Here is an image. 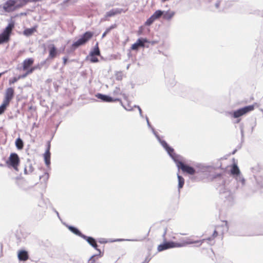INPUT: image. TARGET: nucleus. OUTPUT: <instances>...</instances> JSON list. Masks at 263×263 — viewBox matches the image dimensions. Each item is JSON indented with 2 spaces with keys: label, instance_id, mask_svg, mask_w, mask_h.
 I'll use <instances>...</instances> for the list:
<instances>
[{
  "label": "nucleus",
  "instance_id": "obj_18",
  "mask_svg": "<svg viewBox=\"0 0 263 263\" xmlns=\"http://www.w3.org/2000/svg\"><path fill=\"white\" fill-rule=\"evenodd\" d=\"M50 152H48V150H46L44 154V159L45 163L47 166H49L50 164Z\"/></svg>",
  "mask_w": 263,
  "mask_h": 263
},
{
  "label": "nucleus",
  "instance_id": "obj_52",
  "mask_svg": "<svg viewBox=\"0 0 263 263\" xmlns=\"http://www.w3.org/2000/svg\"><path fill=\"white\" fill-rule=\"evenodd\" d=\"M24 173L25 174H28L30 173L28 172V170H27V164L25 165V167L24 168Z\"/></svg>",
  "mask_w": 263,
  "mask_h": 263
},
{
  "label": "nucleus",
  "instance_id": "obj_7",
  "mask_svg": "<svg viewBox=\"0 0 263 263\" xmlns=\"http://www.w3.org/2000/svg\"><path fill=\"white\" fill-rule=\"evenodd\" d=\"M220 197L224 199L225 201H228L229 204L233 203L234 197L232 193L225 188L221 189L220 190Z\"/></svg>",
  "mask_w": 263,
  "mask_h": 263
},
{
  "label": "nucleus",
  "instance_id": "obj_60",
  "mask_svg": "<svg viewBox=\"0 0 263 263\" xmlns=\"http://www.w3.org/2000/svg\"><path fill=\"white\" fill-rule=\"evenodd\" d=\"M237 151V149H235V150L233 151V152H232V154H234Z\"/></svg>",
  "mask_w": 263,
  "mask_h": 263
},
{
  "label": "nucleus",
  "instance_id": "obj_35",
  "mask_svg": "<svg viewBox=\"0 0 263 263\" xmlns=\"http://www.w3.org/2000/svg\"><path fill=\"white\" fill-rule=\"evenodd\" d=\"M26 164L27 165V167H28V172L30 173H32L33 171V168L30 163V160L29 159H27Z\"/></svg>",
  "mask_w": 263,
  "mask_h": 263
},
{
  "label": "nucleus",
  "instance_id": "obj_40",
  "mask_svg": "<svg viewBox=\"0 0 263 263\" xmlns=\"http://www.w3.org/2000/svg\"><path fill=\"white\" fill-rule=\"evenodd\" d=\"M40 179H42L44 181L46 182L49 178V175L47 173H45L44 175L40 177Z\"/></svg>",
  "mask_w": 263,
  "mask_h": 263
},
{
  "label": "nucleus",
  "instance_id": "obj_29",
  "mask_svg": "<svg viewBox=\"0 0 263 263\" xmlns=\"http://www.w3.org/2000/svg\"><path fill=\"white\" fill-rule=\"evenodd\" d=\"M10 39L7 36L4 35L2 33H0V45L6 43L9 41Z\"/></svg>",
  "mask_w": 263,
  "mask_h": 263
},
{
  "label": "nucleus",
  "instance_id": "obj_14",
  "mask_svg": "<svg viewBox=\"0 0 263 263\" xmlns=\"http://www.w3.org/2000/svg\"><path fill=\"white\" fill-rule=\"evenodd\" d=\"M17 257L19 260L25 261L28 259L29 254L27 251L22 250L18 252Z\"/></svg>",
  "mask_w": 263,
  "mask_h": 263
},
{
  "label": "nucleus",
  "instance_id": "obj_12",
  "mask_svg": "<svg viewBox=\"0 0 263 263\" xmlns=\"http://www.w3.org/2000/svg\"><path fill=\"white\" fill-rule=\"evenodd\" d=\"M14 91L13 88L9 87L7 88L6 90L4 100L3 101L9 104L10 102L14 97Z\"/></svg>",
  "mask_w": 263,
  "mask_h": 263
},
{
  "label": "nucleus",
  "instance_id": "obj_23",
  "mask_svg": "<svg viewBox=\"0 0 263 263\" xmlns=\"http://www.w3.org/2000/svg\"><path fill=\"white\" fill-rule=\"evenodd\" d=\"M15 1H16V7L17 9L24 7L29 2H30V0H15Z\"/></svg>",
  "mask_w": 263,
  "mask_h": 263
},
{
  "label": "nucleus",
  "instance_id": "obj_26",
  "mask_svg": "<svg viewBox=\"0 0 263 263\" xmlns=\"http://www.w3.org/2000/svg\"><path fill=\"white\" fill-rule=\"evenodd\" d=\"M35 30L36 29L34 27L27 28L24 30L23 34L27 36H29L31 35L35 31Z\"/></svg>",
  "mask_w": 263,
  "mask_h": 263
},
{
  "label": "nucleus",
  "instance_id": "obj_3",
  "mask_svg": "<svg viewBox=\"0 0 263 263\" xmlns=\"http://www.w3.org/2000/svg\"><path fill=\"white\" fill-rule=\"evenodd\" d=\"M254 109V105H250L241 107L235 110L229 111L228 114L234 118H239Z\"/></svg>",
  "mask_w": 263,
  "mask_h": 263
},
{
  "label": "nucleus",
  "instance_id": "obj_21",
  "mask_svg": "<svg viewBox=\"0 0 263 263\" xmlns=\"http://www.w3.org/2000/svg\"><path fill=\"white\" fill-rule=\"evenodd\" d=\"M100 51L98 46V43H97L93 49L90 52L89 55H100Z\"/></svg>",
  "mask_w": 263,
  "mask_h": 263
},
{
  "label": "nucleus",
  "instance_id": "obj_57",
  "mask_svg": "<svg viewBox=\"0 0 263 263\" xmlns=\"http://www.w3.org/2000/svg\"><path fill=\"white\" fill-rule=\"evenodd\" d=\"M123 240H124V239H117L116 240H111L110 241L111 242H115V241H123Z\"/></svg>",
  "mask_w": 263,
  "mask_h": 263
},
{
  "label": "nucleus",
  "instance_id": "obj_27",
  "mask_svg": "<svg viewBox=\"0 0 263 263\" xmlns=\"http://www.w3.org/2000/svg\"><path fill=\"white\" fill-rule=\"evenodd\" d=\"M163 12H164V11H163V10H156L152 15L153 17H154V19L155 20H156L162 16Z\"/></svg>",
  "mask_w": 263,
  "mask_h": 263
},
{
  "label": "nucleus",
  "instance_id": "obj_13",
  "mask_svg": "<svg viewBox=\"0 0 263 263\" xmlns=\"http://www.w3.org/2000/svg\"><path fill=\"white\" fill-rule=\"evenodd\" d=\"M127 9L124 10L122 8H115L112 9L108 12H107L105 14V17H112L116 14H121V13H125Z\"/></svg>",
  "mask_w": 263,
  "mask_h": 263
},
{
  "label": "nucleus",
  "instance_id": "obj_2",
  "mask_svg": "<svg viewBox=\"0 0 263 263\" xmlns=\"http://www.w3.org/2000/svg\"><path fill=\"white\" fill-rule=\"evenodd\" d=\"M93 35V32L86 31L80 37L74 42L71 46V51H73L79 47L85 45Z\"/></svg>",
  "mask_w": 263,
  "mask_h": 263
},
{
  "label": "nucleus",
  "instance_id": "obj_1",
  "mask_svg": "<svg viewBox=\"0 0 263 263\" xmlns=\"http://www.w3.org/2000/svg\"><path fill=\"white\" fill-rule=\"evenodd\" d=\"M167 229L165 228L164 232L162 235V237L164 239V241L162 243L159 245L158 246L157 250L158 252H161L167 249L174 248H179L185 246L186 245L193 244V243H199L197 246H200L205 239L201 240H196V241H186L184 243L176 242L173 241H166L165 238V236L166 234Z\"/></svg>",
  "mask_w": 263,
  "mask_h": 263
},
{
  "label": "nucleus",
  "instance_id": "obj_11",
  "mask_svg": "<svg viewBox=\"0 0 263 263\" xmlns=\"http://www.w3.org/2000/svg\"><path fill=\"white\" fill-rule=\"evenodd\" d=\"M15 26V22L12 20H11L8 23V25L6 26V27L3 30V32H2V34H3L4 35L6 36L10 39V35L12 33V31L13 30V29L14 28Z\"/></svg>",
  "mask_w": 263,
  "mask_h": 263
},
{
  "label": "nucleus",
  "instance_id": "obj_31",
  "mask_svg": "<svg viewBox=\"0 0 263 263\" xmlns=\"http://www.w3.org/2000/svg\"><path fill=\"white\" fill-rule=\"evenodd\" d=\"M116 27V24H114L111 25L109 27L107 28L105 32L102 34V37H104L107 34H108L112 29L115 28Z\"/></svg>",
  "mask_w": 263,
  "mask_h": 263
},
{
  "label": "nucleus",
  "instance_id": "obj_37",
  "mask_svg": "<svg viewBox=\"0 0 263 263\" xmlns=\"http://www.w3.org/2000/svg\"><path fill=\"white\" fill-rule=\"evenodd\" d=\"M96 56L97 55H89V60L91 63H95L99 62V59Z\"/></svg>",
  "mask_w": 263,
  "mask_h": 263
},
{
  "label": "nucleus",
  "instance_id": "obj_32",
  "mask_svg": "<svg viewBox=\"0 0 263 263\" xmlns=\"http://www.w3.org/2000/svg\"><path fill=\"white\" fill-rule=\"evenodd\" d=\"M113 95H115V96H117V95H122V92L121 91V90L120 89V88L118 87H116L115 89V90L113 91V92H112ZM123 97L124 99H126V96L125 94L123 93L122 94Z\"/></svg>",
  "mask_w": 263,
  "mask_h": 263
},
{
  "label": "nucleus",
  "instance_id": "obj_46",
  "mask_svg": "<svg viewBox=\"0 0 263 263\" xmlns=\"http://www.w3.org/2000/svg\"><path fill=\"white\" fill-rule=\"evenodd\" d=\"M134 107H136V108H137L138 109V111H139V114H140V117L141 118H143L144 116H143V115L142 114V109L140 108V107L139 106H138V105H134Z\"/></svg>",
  "mask_w": 263,
  "mask_h": 263
},
{
  "label": "nucleus",
  "instance_id": "obj_42",
  "mask_svg": "<svg viewBox=\"0 0 263 263\" xmlns=\"http://www.w3.org/2000/svg\"><path fill=\"white\" fill-rule=\"evenodd\" d=\"M18 80H19V79H18V77H13V78L10 79L9 80V84L11 85L12 84H14L15 82H16Z\"/></svg>",
  "mask_w": 263,
  "mask_h": 263
},
{
  "label": "nucleus",
  "instance_id": "obj_54",
  "mask_svg": "<svg viewBox=\"0 0 263 263\" xmlns=\"http://www.w3.org/2000/svg\"><path fill=\"white\" fill-rule=\"evenodd\" d=\"M151 259V258H149V257H146L144 261L145 263H148L150 260Z\"/></svg>",
  "mask_w": 263,
  "mask_h": 263
},
{
  "label": "nucleus",
  "instance_id": "obj_43",
  "mask_svg": "<svg viewBox=\"0 0 263 263\" xmlns=\"http://www.w3.org/2000/svg\"><path fill=\"white\" fill-rule=\"evenodd\" d=\"M96 256H100L99 255V254H94L92 256H91L89 259V261L90 262V263H95V259L94 257Z\"/></svg>",
  "mask_w": 263,
  "mask_h": 263
},
{
  "label": "nucleus",
  "instance_id": "obj_56",
  "mask_svg": "<svg viewBox=\"0 0 263 263\" xmlns=\"http://www.w3.org/2000/svg\"><path fill=\"white\" fill-rule=\"evenodd\" d=\"M53 211L55 213V214L57 215L58 218L59 219H60V217L59 212L55 209H53Z\"/></svg>",
  "mask_w": 263,
  "mask_h": 263
},
{
  "label": "nucleus",
  "instance_id": "obj_34",
  "mask_svg": "<svg viewBox=\"0 0 263 263\" xmlns=\"http://www.w3.org/2000/svg\"><path fill=\"white\" fill-rule=\"evenodd\" d=\"M155 21L154 17H153V16L151 15L150 17H149L146 21L145 23V25L146 26H150Z\"/></svg>",
  "mask_w": 263,
  "mask_h": 263
},
{
  "label": "nucleus",
  "instance_id": "obj_49",
  "mask_svg": "<svg viewBox=\"0 0 263 263\" xmlns=\"http://www.w3.org/2000/svg\"><path fill=\"white\" fill-rule=\"evenodd\" d=\"M221 0H216V2L215 4V6L216 8H218L219 6Z\"/></svg>",
  "mask_w": 263,
  "mask_h": 263
},
{
  "label": "nucleus",
  "instance_id": "obj_36",
  "mask_svg": "<svg viewBox=\"0 0 263 263\" xmlns=\"http://www.w3.org/2000/svg\"><path fill=\"white\" fill-rule=\"evenodd\" d=\"M239 128L241 136V141H243L244 138V125L243 123L240 124Z\"/></svg>",
  "mask_w": 263,
  "mask_h": 263
},
{
  "label": "nucleus",
  "instance_id": "obj_41",
  "mask_svg": "<svg viewBox=\"0 0 263 263\" xmlns=\"http://www.w3.org/2000/svg\"><path fill=\"white\" fill-rule=\"evenodd\" d=\"M49 58H48L46 60L41 62L40 63V65L41 66H44V65H46V67H48L49 65V63L48 62Z\"/></svg>",
  "mask_w": 263,
  "mask_h": 263
},
{
  "label": "nucleus",
  "instance_id": "obj_38",
  "mask_svg": "<svg viewBox=\"0 0 263 263\" xmlns=\"http://www.w3.org/2000/svg\"><path fill=\"white\" fill-rule=\"evenodd\" d=\"M36 68H37L36 66L29 67L28 69L26 70L27 74H28H28L32 73Z\"/></svg>",
  "mask_w": 263,
  "mask_h": 263
},
{
  "label": "nucleus",
  "instance_id": "obj_28",
  "mask_svg": "<svg viewBox=\"0 0 263 263\" xmlns=\"http://www.w3.org/2000/svg\"><path fill=\"white\" fill-rule=\"evenodd\" d=\"M235 178L238 182H240L242 186L245 185L246 180L241 174L235 176Z\"/></svg>",
  "mask_w": 263,
  "mask_h": 263
},
{
  "label": "nucleus",
  "instance_id": "obj_63",
  "mask_svg": "<svg viewBox=\"0 0 263 263\" xmlns=\"http://www.w3.org/2000/svg\"><path fill=\"white\" fill-rule=\"evenodd\" d=\"M5 165V164H2V163H0V166L3 167V166H4Z\"/></svg>",
  "mask_w": 263,
  "mask_h": 263
},
{
  "label": "nucleus",
  "instance_id": "obj_9",
  "mask_svg": "<svg viewBox=\"0 0 263 263\" xmlns=\"http://www.w3.org/2000/svg\"><path fill=\"white\" fill-rule=\"evenodd\" d=\"M96 97L104 102H121V100L119 98H114L109 95H104L100 93H98L96 95Z\"/></svg>",
  "mask_w": 263,
  "mask_h": 263
},
{
  "label": "nucleus",
  "instance_id": "obj_25",
  "mask_svg": "<svg viewBox=\"0 0 263 263\" xmlns=\"http://www.w3.org/2000/svg\"><path fill=\"white\" fill-rule=\"evenodd\" d=\"M177 178L178 181V188L179 192L180 190L182 189L184 184V179L183 177L177 174Z\"/></svg>",
  "mask_w": 263,
  "mask_h": 263
},
{
  "label": "nucleus",
  "instance_id": "obj_17",
  "mask_svg": "<svg viewBox=\"0 0 263 263\" xmlns=\"http://www.w3.org/2000/svg\"><path fill=\"white\" fill-rule=\"evenodd\" d=\"M175 14V12L173 11H164V12L162 14V16L164 20L169 21L172 19V18L174 16Z\"/></svg>",
  "mask_w": 263,
  "mask_h": 263
},
{
  "label": "nucleus",
  "instance_id": "obj_53",
  "mask_svg": "<svg viewBox=\"0 0 263 263\" xmlns=\"http://www.w3.org/2000/svg\"><path fill=\"white\" fill-rule=\"evenodd\" d=\"M217 235H218V233L216 230H215L212 235V237H213V238L216 237Z\"/></svg>",
  "mask_w": 263,
  "mask_h": 263
},
{
  "label": "nucleus",
  "instance_id": "obj_30",
  "mask_svg": "<svg viewBox=\"0 0 263 263\" xmlns=\"http://www.w3.org/2000/svg\"><path fill=\"white\" fill-rule=\"evenodd\" d=\"M8 105L9 104L5 102L4 101L3 102V103L0 106V115H2L5 112Z\"/></svg>",
  "mask_w": 263,
  "mask_h": 263
},
{
  "label": "nucleus",
  "instance_id": "obj_20",
  "mask_svg": "<svg viewBox=\"0 0 263 263\" xmlns=\"http://www.w3.org/2000/svg\"><path fill=\"white\" fill-rule=\"evenodd\" d=\"M231 174L235 177L240 174L238 166L236 164H233L231 168Z\"/></svg>",
  "mask_w": 263,
  "mask_h": 263
},
{
  "label": "nucleus",
  "instance_id": "obj_47",
  "mask_svg": "<svg viewBox=\"0 0 263 263\" xmlns=\"http://www.w3.org/2000/svg\"><path fill=\"white\" fill-rule=\"evenodd\" d=\"M50 146H51L50 141H48L47 142V144H46V150H48V152H50Z\"/></svg>",
  "mask_w": 263,
  "mask_h": 263
},
{
  "label": "nucleus",
  "instance_id": "obj_62",
  "mask_svg": "<svg viewBox=\"0 0 263 263\" xmlns=\"http://www.w3.org/2000/svg\"><path fill=\"white\" fill-rule=\"evenodd\" d=\"M129 66H130V64L127 65V66H126V69H128V68H129Z\"/></svg>",
  "mask_w": 263,
  "mask_h": 263
},
{
  "label": "nucleus",
  "instance_id": "obj_55",
  "mask_svg": "<svg viewBox=\"0 0 263 263\" xmlns=\"http://www.w3.org/2000/svg\"><path fill=\"white\" fill-rule=\"evenodd\" d=\"M63 64L64 65H66L67 61H68V58L67 57H64L63 58Z\"/></svg>",
  "mask_w": 263,
  "mask_h": 263
},
{
  "label": "nucleus",
  "instance_id": "obj_6",
  "mask_svg": "<svg viewBox=\"0 0 263 263\" xmlns=\"http://www.w3.org/2000/svg\"><path fill=\"white\" fill-rule=\"evenodd\" d=\"M180 160L181 159L175 163L178 167V171L181 170L183 172L191 175H194L196 173V170L193 167L184 163Z\"/></svg>",
  "mask_w": 263,
  "mask_h": 263
},
{
  "label": "nucleus",
  "instance_id": "obj_59",
  "mask_svg": "<svg viewBox=\"0 0 263 263\" xmlns=\"http://www.w3.org/2000/svg\"><path fill=\"white\" fill-rule=\"evenodd\" d=\"M150 128L151 129L153 133H154L155 132H156L155 129L154 128V127H153L152 126V127H150Z\"/></svg>",
  "mask_w": 263,
  "mask_h": 263
},
{
  "label": "nucleus",
  "instance_id": "obj_4",
  "mask_svg": "<svg viewBox=\"0 0 263 263\" xmlns=\"http://www.w3.org/2000/svg\"><path fill=\"white\" fill-rule=\"evenodd\" d=\"M20 163L18 155L15 153L10 154L9 158L6 161V165L9 168H12L15 171H18V166Z\"/></svg>",
  "mask_w": 263,
  "mask_h": 263
},
{
  "label": "nucleus",
  "instance_id": "obj_50",
  "mask_svg": "<svg viewBox=\"0 0 263 263\" xmlns=\"http://www.w3.org/2000/svg\"><path fill=\"white\" fill-rule=\"evenodd\" d=\"M145 119H146V121L148 127L149 128L152 127V126L151 125V123H150V122L149 121L148 118V117L146 116H145Z\"/></svg>",
  "mask_w": 263,
  "mask_h": 263
},
{
  "label": "nucleus",
  "instance_id": "obj_48",
  "mask_svg": "<svg viewBox=\"0 0 263 263\" xmlns=\"http://www.w3.org/2000/svg\"><path fill=\"white\" fill-rule=\"evenodd\" d=\"M27 76H28V74H27V73L26 72L24 74L18 76V79H19V80L21 79H23V78H26Z\"/></svg>",
  "mask_w": 263,
  "mask_h": 263
},
{
  "label": "nucleus",
  "instance_id": "obj_44",
  "mask_svg": "<svg viewBox=\"0 0 263 263\" xmlns=\"http://www.w3.org/2000/svg\"><path fill=\"white\" fill-rule=\"evenodd\" d=\"M153 134L155 136L156 138H157V139L158 140V141L159 142V143L161 144V141H164L163 140H162L160 136H159V135L158 134V133L156 132H155L154 133H153Z\"/></svg>",
  "mask_w": 263,
  "mask_h": 263
},
{
  "label": "nucleus",
  "instance_id": "obj_15",
  "mask_svg": "<svg viewBox=\"0 0 263 263\" xmlns=\"http://www.w3.org/2000/svg\"><path fill=\"white\" fill-rule=\"evenodd\" d=\"M34 62V60L32 58H28L25 59L23 63V69L26 70L29 67H31Z\"/></svg>",
  "mask_w": 263,
  "mask_h": 263
},
{
  "label": "nucleus",
  "instance_id": "obj_58",
  "mask_svg": "<svg viewBox=\"0 0 263 263\" xmlns=\"http://www.w3.org/2000/svg\"><path fill=\"white\" fill-rule=\"evenodd\" d=\"M236 119H237V120H236V121H235V123H239V122H240V120H241V119H240V118H236Z\"/></svg>",
  "mask_w": 263,
  "mask_h": 263
},
{
  "label": "nucleus",
  "instance_id": "obj_45",
  "mask_svg": "<svg viewBox=\"0 0 263 263\" xmlns=\"http://www.w3.org/2000/svg\"><path fill=\"white\" fill-rule=\"evenodd\" d=\"M153 134L155 136L156 138H157V139L158 140V141L159 142V143L161 144V141H164L163 140H162L160 136H159V135L158 134V133L156 132H155L154 133H153Z\"/></svg>",
  "mask_w": 263,
  "mask_h": 263
},
{
  "label": "nucleus",
  "instance_id": "obj_5",
  "mask_svg": "<svg viewBox=\"0 0 263 263\" xmlns=\"http://www.w3.org/2000/svg\"><path fill=\"white\" fill-rule=\"evenodd\" d=\"M161 145L166 151L168 155L173 160L175 163H176L177 161L181 159V157L176 154L175 153L174 149L170 146L165 140L161 141Z\"/></svg>",
  "mask_w": 263,
  "mask_h": 263
},
{
  "label": "nucleus",
  "instance_id": "obj_16",
  "mask_svg": "<svg viewBox=\"0 0 263 263\" xmlns=\"http://www.w3.org/2000/svg\"><path fill=\"white\" fill-rule=\"evenodd\" d=\"M67 228L72 233L74 234L75 235L83 238L85 235L76 227L72 226H68Z\"/></svg>",
  "mask_w": 263,
  "mask_h": 263
},
{
  "label": "nucleus",
  "instance_id": "obj_64",
  "mask_svg": "<svg viewBox=\"0 0 263 263\" xmlns=\"http://www.w3.org/2000/svg\"><path fill=\"white\" fill-rule=\"evenodd\" d=\"M4 73V72L0 73V78L2 77V74Z\"/></svg>",
  "mask_w": 263,
  "mask_h": 263
},
{
  "label": "nucleus",
  "instance_id": "obj_19",
  "mask_svg": "<svg viewBox=\"0 0 263 263\" xmlns=\"http://www.w3.org/2000/svg\"><path fill=\"white\" fill-rule=\"evenodd\" d=\"M57 54V50L56 47L54 45H52L49 48V58H54L56 57Z\"/></svg>",
  "mask_w": 263,
  "mask_h": 263
},
{
  "label": "nucleus",
  "instance_id": "obj_39",
  "mask_svg": "<svg viewBox=\"0 0 263 263\" xmlns=\"http://www.w3.org/2000/svg\"><path fill=\"white\" fill-rule=\"evenodd\" d=\"M123 74L122 72L118 71L116 73V79L118 81H120L122 79Z\"/></svg>",
  "mask_w": 263,
  "mask_h": 263
},
{
  "label": "nucleus",
  "instance_id": "obj_33",
  "mask_svg": "<svg viewBox=\"0 0 263 263\" xmlns=\"http://www.w3.org/2000/svg\"><path fill=\"white\" fill-rule=\"evenodd\" d=\"M138 44H139V41H137V40L136 42L132 45V46L130 47V49L132 50L138 51L139 50V48H140L139 47V46L138 45Z\"/></svg>",
  "mask_w": 263,
  "mask_h": 263
},
{
  "label": "nucleus",
  "instance_id": "obj_61",
  "mask_svg": "<svg viewBox=\"0 0 263 263\" xmlns=\"http://www.w3.org/2000/svg\"><path fill=\"white\" fill-rule=\"evenodd\" d=\"M212 239H213L212 237H209L208 238H207V240H212Z\"/></svg>",
  "mask_w": 263,
  "mask_h": 263
},
{
  "label": "nucleus",
  "instance_id": "obj_8",
  "mask_svg": "<svg viewBox=\"0 0 263 263\" xmlns=\"http://www.w3.org/2000/svg\"><path fill=\"white\" fill-rule=\"evenodd\" d=\"M16 4L15 0H8L3 5V9L6 12H11L17 9L16 7Z\"/></svg>",
  "mask_w": 263,
  "mask_h": 263
},
{
  "label": "nucleus",
  "instance_id": "obj_24",
  "mask_svg": "<svg viewBox=\"0 0 263 263\" xmlns=\"http://www.w3.org/2000/svg\"><path fill=\"white\" fill-rule=\"evenodd\" d=\"M15 144L17 149L19 150L22 149L24 147V142L20 137L16 139Z\"/></svg>",
  "mask_w": 263,
  "mask_h": 263
},
{
  "label": "nucleus",
  "instance_id": "obj_22",
  "mask_svg": "<svg viewBox=\"0 0 263 263\" xmlns=\"http://www.w3.org/2000/svg\"><path fill=\"white\" fill-rule=\"evenodd\" d=\"M137 41H139L138 45L140 47H148V46L145 45L146 43H149V42L146 38L140 37L138 39Z\"/></svg>",
  "mask_w": 263,
  "mask_h": 263
},
{
  "label": "nucleus",
  "instance_id": "obj_10",
  "mask_svg": "<svg viewBox=\"0 0 263 263\" xmlns=\"http://www.w3.org/2000/svg\"><path fill=\"white\" fill-rule=\"evenodd\" d=\"M86 240V241L94 249H95L99 252V255L100 257L102 256L101 250L98 248V244L96 240L92 237L87 236L86 235H84L82 238Z\"/></svg>",
  "mask_w": 263,
  "mask_h": 263
},
{
  "label": "nucleus",
  "instance_id": "obj_51",
  "mask_svg": "<svg viewBox=\"0 0 263 263\" xmlns=\"http://www.w3.org/2000/svg\"><path fill=\"white\" fill-rule=\"evenodd\" d=\"M99 242L101 243H106L107 242V241L104 238H100L99 240Z\"/></svg>",
  "mask_w": 263,
  "mask_h": 263
}]
</instances>
